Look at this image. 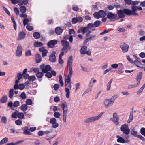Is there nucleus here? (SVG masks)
I'll use <instances>...</instances> for the list:
<instances>
[{
	"label": "nucleus",
	"mask_w": 145,
	"mask_h": 145,
	"mask_svg": "<svg viewBox=\"0 0 145 145\" xmlns=\"http://www.w3.org/2000/svg\"><path fill=\"white\" fill-rule=\"evenodd\" d=\"M72 56H70L68 59L67 67L69 69V73L68 75L65 76V82H71V78L73 74V70L72 65Z\"/></svg>",
	"instance_id": "nucleus-1"
},
{
	"label": "nucleus",
	"mask_w": 145,
	"mask_h": 145,
	"mask_svg": "<svg viewBox=\"0 0 145 145\" xmlns=\"http://www.w3.org/2000/svg\"><path fill=\"white\" fill-rule=\"evenodd\" d=\"M118 97V95L115 94L111 98L105 99L103 102L105 108H108L112 106L116 99Z\"/></svg>",
	"instance_id": "nucleus-2"
},
{
	"label": "nucleus",
	"mask_w": 145,
	"mask_h": 145,
	"mask_svg": "<svg viewBox=\"0 0 145 145\" xmlns=\"http://www.w3.org/2000/svg\"><path fill=\"white\" fill-rule=\"evenodd\" d=\"M61 42L62 45L63 46L61 49V52L66 53L68 50L71 49V47L70 46V44L68 42L62 40L61 41Z\"/></svg>",
	"instance_id": "nucleus-3"
},
{
	"label": "nucleus",
	"mask_w": 145,
	"mask_h": 145,
	"mask_svg": "<svg viewBox=\"0 0 145 145\" xmlns=\"http://www.w3.org/2000/svg\"><path fill=\"white\" fill-rule=\"evenodd\" d=\"M62 102L61 107L63 110V118H66L68 110L67 104L66 102L64 100Z\"/></svg>",
	"instance_id": "nucleus-4"
},
{
	"label": "nucleus",
	"mask_w": 145,
	"mask_h": 145,
	"mask_svg": "<svg viewBox=\"0 0 145 145\" xmlns=\"http://www.w3.org/2000/svg\"><path fill=\"white\" fill-rule=\"evenodd\" d=\"M106 15L105 12L102 10H99L98 12H95L93 14L94 16L97 19L101 17H105Z\"/></svg>",
	"instance_id": "nucleus-5"
},
{
	"label": "nucleus",
	"mask_w": 145,
	"mask_h": 145,
	"mask_svg": "<svg viewBox=\"0 0 145 145\" xmlns=\"http://www.w3.org/2000/svg\"><path fill=\"white\" fill-rule=\"evenodd\" d=\"M65 91L66 93V97L68 98L70 96L69 90L71 89V84L70 82H65Z\"/></svg>",
	"instance_id": "nucleus-6"
},
{
	"label": "nucleus",
	"mask_w": 145,
	"mask_h": 145,
	"mask_svg": "<svg viewBox=\"0 0 145 145\" xmlns=\"http://www.w3.org/2000/svg\"><path fill=\"white\" fill-rule=\"evenodd\" d=\"M120 130L125 135H128L130 132V130L128 125L126 124L122 125L120 127Z\"/></svg>",
	"instance_id": "nucleus-7"
},
{
	"label": "nucleus",
	"mask_w": 145,
	"mask_h": 145,
	"mask_svg": "<svg viewBox=\"0 0 145 145\" xmlns=\"http://www.w3.org/2000/svg\"><path fill=\"white\" fill-rule=\"evenodd\" d=\"M120 47L123 53H125L127 52L128 51L129 46L125 43L123 42L121 44Z\"/></svg>",
	"instance_id": "nucleus-8"
},
{
	"label": "nucleus",
	"mask_w": 145,
	"mask_h": 145,
	"mask_svg": "<svg viewBox=\"0 0 145 145\" xmlns=\"http://www.w3.org/2000/svg\"><path fill=\"white\" fill-rule=\"evenodd\" d=\"M22 46L19 44L17 46L16 51V56L17 57H20L22 55Z\"/></svg>",
	"instance_id": "nucleus-9"
},
{
	"label": "nucleus",
	"mask_w": 145,
	"mask_h": 145,
	"mask_svg": "<svg viewBox=\"0 0 145 145\" xmlns=\"http://www.w3.org/2000/svg\"><path fill=\"white\" fill-rule=\"evenodd\" d=\"M107 18L110 20H113L116 18L117 17V15L111 12L107 13L106 14Z\"/></svg>",
	"instance_id": "nucleus-10"
},
{
	"label": "nucleus",
	"mask_w": 145,
	"mask_h": 145,
	"mask_svg": "<svg viewBox=\"0 0 145 145\" xmlns=\"http://www.w3.org/2000/svg\"><path fill=\"white\" fill-rule=\"evenodd\" d=\"M50 123L52 124V127L54 128H56L59 126L58 123L56 122V118H51Z\"/></svg>",
	"instance_id": "nucleus-11"
},
{
	"label": "nucleus",
	"mask_w": 145,
	"mask_h": 145,
	"mask_svg": "<svg viewBox=\"0 0 145 145\" xmlns=\"http://www.w3.org/2000/svg\"><path fill=\"white\" fill-rule=\"evenodd\" d=\"M57 43V40H51L47 43V46L49 48H52Z\"/></svg>",
	"instance_id": "nucleus-12"
},
{
	"label": "nucleus",
	"mask_w": 145,
	"mask_h": 145,
	"mask_svg": "<svg viewBox=\"0 0 145 145\" xmlns=\"http://www.w3.org/2000/svg\"><path fill=\"white\" fill-rule=\"evenodd\" d=\"M55 52H52L49 57L50 61L52 62H54L56 61V56H55Z\"/></svg>",
	"instance_id": "nucleus-13"
},
{
	"label": "nucleus",
	"mask_w": 145,
	"mask_h": 145,
	"mask_svg": "<svg viewBox=\"0 0 145 145\" xmlns=\"http://www.w3.org/2000/svg\"><path fill=\"white\" fill-rule=\"evenodd\" d=\"M26 35L25 33L23 31H22L19 33L18 35V40H21L24 39Z\"/></svg>",
	"instance_id": "nucleus-14"
},
{
	"label": "nucleus",
	"mask_w": 145,
	"mask_h": 145,
	"mask_svg": "<svg viewBox=\"0 0 145 145\" xmlns=\"http://www.w3.org/2000/svg\"><path fill=\"white\" fill-rule=\"evenodd\" d=\"M142 76V72H140L136 78V83L139 85L140 83V80Z\"/></svg>",
	"instance_id": "nucleus-15"
},
{
	"label": "nucleus",
	"mask_w": 145,
	"mask_h": 145,
	"mask_svg": "<svg viewBox=\"0 0 145 145\" xmlns=\"http://www.w3.org/2000/svg\"><path fill=\"white\" fill-rule=\"evenodd\" d=\"M117 14L118 15V17L120 18H123L125 16L123 10H120L117 11Z\"/></svg>",
	"instance_id": "nucleus-16"
},
{
	"label": "nucleus",
	"mask_w": 145,
	"mask_h": 145,
	"mask_svg": "<svg viewBox=\"0 0 145 145\" xmlns=\"http://www.w3.org/2000/svg\"><path fill=\"white\" fill-rule=\"evenodd\" d=\"M87 50V47L84 46L81 47V49L80 50V52L82 56H84V55L86 54V52Z\"/></svg>",
	"instance_id": "nucleus-17"
},
{
	"label": "nucleus",
	"mask_w": 145,
	"mask_h": 145,
	"mask_svg": "<svg viewBox=\"0 0 145 145\" xmlns=\"http://www.w3.org/2000/svg\"><path fill=\"white\" fill-rule=\"evenodd\" d=\"M63 31V29L60 27H57L55 29V32L57 35L61 34Z\"/></svg>",
	"instance_id": "nucleus-18"
},
{
	"label": "nucleus",
	"mask_w": 145,
	"mask_h": 145,
	"mask_svg": "<svg viewBox=\"0 0 145 145\" xmlns=\"http://www.w3.org/2000/svg\"><path fill=\"white\" fill-rule=\"evenodd\" d=\"M131 9L132 10L131 11L132 13V15H137V14L135 13V12L137 10V7L135 6H134L133 5H132Z\"/></svg>",
	"instance_id": "nucleus-19"
},
{
	"label": "nucleus",
	"mask_w": 145,
	"mask_h": 145,
	"mask_svg": "<svg viewBox=\"0 0 145 145\" xmlns=\"http://www.w3.org/2000/svg\"><path fill=\"white\" fill-rule=\"evenodd\" d=\"M28 3V0H19L18 2V5L21 6L23 5H26Z\"/></svg>",
	"instance_id": "nucleus-20"
},
{
	"label": "nucleus",
	"mask_w": 145,
	"mask_h": 145,
	"mask_svg": "<svg viewBox=\"0 0 145 145\" xmlns=\"http://www.w3.org/2000/svg\"><path fill=\"white\" fill-rule=\"evenodd\" d=\"M117 138V141L118 142L125 143L126 142L125 140L123 138L119 135H117L116 136Z\"/></svg>",
	"instance_id": "nucleus-21"
},
{
	"label": "nucleus",
	"mask_w": 145,
	"mask_h": 145,
	"mask_svg": "<svg viewBox=\"0 0 145 145\" xmlns=\"http://www.w3.org/2000/svg\"><path fill=\"white\" fill-rule=\"evenodd\" d=\"M98 119V118H86L85 120V122L87 123H88L97 120Z\"/></svg>",
	"instance_id": "nucleus-22"
},
{
	"label": "nucleus",
	"mask_w": 145,
	"mask_h": 145,
	"mask_svg": "<svg viewBox=\"0 0 145 145\" xmlns=\"http://www.w3.org/2000/svg\"><path fill=\"white\" fill-rule=\"evenodd\" d=\"M64 54V53L63 52H61L59 56V62L60 64H61L63 63L64 61L62 59V56Z\"/></svg>",
	"instance_id": "nucleus-23"
},
{
	"label": "nucleus",
	"mask_w": 145,
	"mask_h": 145,
	"mask_svg": "<svg viewBox=\"0 0 145 145\" xmlns=\"http://www.w3.org/2000/svg\"><path fill=\"white\" fill-rule=\"evenodd\" d=\"M124 14L127 15H132V13L131 10L127 9H124L123 10Z\"/></svg>",
	"instance_id": "nucleus-24"
},
{
	"label": "nucleus",
	"mask_w": 145,
	"mask_h": 145,
	"mask_svg": "<svg viewBox=\"0 0 145 145\" xmlns=\"http://www.w3.org/2000/svg\"><path fill=\"white\" fill-rule=\"evenodd\" d=\"M28 108V106L26 104H23L20 106V109L23 112H25Z\"/></svg>",
	"instance_id": "nucleus-25"
},
{
	"label": "nucleus",
	"mask_w": 145,
	"mask_h": 145,
	"mask_svg": "<svg viewBox=\"0 0 145 145\" xmlns=\"http://www.w3.org/2000/svg\"><path fill=\"white\" fill-rule=\"evenodd\" d=\"M35 59L37 63H40L41 61V56L38 54H37L35 56Z\"/></svg>",
	"instance_id": "nucleus-26"
},
{
	"label": "nucleus",
	"mask_w": 145,
	"mask_h": 145,
	"mask_svg": "<svg viewBox=\"0 0 145 145\" xmlns=\"http://www.w3.org/2000/svg\"><path fill=\"white\" fill-rule=\"evenodd\" d=\"M133 63H134L136 65L139 67H142V64L137 59L135 60L134 62H133Z\"/></svg>",
	"instance_id": "nucleus-27"
},
{
	"label": "nucleus",
	"mask_w": 145,
	"mask_h": 145,
	"mask_svg": "<svg viewBox=\"0 0 145 145\" xmlns=\"http://www.w3.org/2000/svg\"><path fill=\"white\" fill-rule=\"evenodd\" d=\"M139 86V85L137 83L136 84H128L127 88L128 89L134 88L138 87Z\"/></svg>",
	"instance_id": "nucleus-28"
},
{
	"label": "nucleus",
	"mask_w": 145,
	"mask_h": 145,
	"mask_svg": "<svg viewBox=\"0 0 145 145\" xmlns=\"http://www.w3.org/2000/svg\"><path fill=\"white\" fill-rule=\"evenodd\" d=\"M23 133L24 134L28 135H30L32 134V133L29 131L28 128V127H25Z\"/></svg>",
	"instance_id": "nucleus-29"
},
{
	"label": "nucleus",
	"mask_w": 145,
	"mask_h": 145,
	"mask_svg": "<svg viewBox=\"0 0 145 145\" xmlns=\"http://www.w3.org/2000/svg\"><path fill=\"white\" fill-rule=\"evenodd\" d=\"M96 36L95 35H93L92 36L90 37H89L88 38L84 41V44H86L87 42L89 41L92 40V39L95 38Z\"/></svg>",
	"instance_id": "nucleus-30"
},
{
	"label": "nucleus",
	"mask_w": 145,
	"mask_h": 145,
	"mask_svg": "<svg viewBox=\"0 0 145 145\" xmlns=\"http://www.w3.org/2000/svg\"><path fill=\"white\" fill-rule=\"evenodd\" d=\"M33 45L35 47H39L42 46L43 45V44L40 42H36L34 43Z\"/></svg>",
	"instance_id": "nucleus-31"
},
{
	"label": "nucleus",
	"mask_w": 145,
	"mask_h": 145,
	"mask_svg": "<svg viewBox=\"0 0 145 145\" xmlns=\"http://www.w3.org/2000/svg\"><path fill=\"white\" fill-rule=\"evenodd\" d=\"M20 10L22 13H25L26 11V8L24 6H22L20 7Z\"/></svg>",
	"instance_id": "nucleus-32"
},
{
	"label": "nucleus",
	"mask_w": 145,
	"mask_h": 145,
	"mask_svg": "<svg viewBox=\"0 0 145 145\" xmlns=\"http://www.w3.org/2000/svg\"><path fill=\"white\" fill-rule=\"evenodd\" d=\"M31 72H33L36 74L39 71V69L37 68L32 67L30 69Z\"/></svg>",
	"instance_id": "nucleus-33"
},
{
	"label": "nucleus",
	"mask_w": 145,
	"mask_h": 145,
	"mask_svg": "<svg viewBox=\"0 0 145 145\" xmlns=\"http://www.w3.org/2000/svg\"><path fill=\"white\" fill-rule=\"evenodd\" d=\"M110 121H113L116 125L119 124L118 118H110Z\"/></svg>",
	"instance_id": "nucleus-34"
},
{
	"label": "nucleus",
	"mask_w": 145,
	"mask_h": 145,
	"mask_svg": "<svg viewBox=\"0 0 145 145\" xmlns=\"http://www.w3.org/2000/svg\"><path fill=\"white\" fill-rule=\"evenodd\" d=\"M7 96H4L0 100V102L1 103H5L7 100Z\"/></svg>",
	"instance_id": "nucleus-35"
},
{
	"label": "nucleus",
	"mask_w": 145,
	"mask_h": 145,
	"mask_svg": "<svg viewBox=\"0 0 145 145\" xmlns=\"http://www.w3.org/2000/svg\"><path fill=\"white\" fill-rule=\"evenodd\" d=\"M145 88V86L143 85L140 88L137 92V94L138 95L140 94L142 92Z\"/></svg>",
	"instance_id": "nucleus-36"
},
{
	"label": "nucleus",
	"mask_w": 145,
	"mask_h": 145,
	"mask_svg": "<svg viewBox=\"0 0 145 145\" xmlns=\"http://www.w3.org/2000/svg\"><path fill=\"white\" fill-rule=\"evenodd\" d=\"M14 91L13 89H10L9 92V97L10 98H12L13 97L14 95Z\"/></svg>",
	"instance_id": "nucleus-37"
},
{
	"label": "nucleus",
	"mask_w": 145,
	"mask_h": 145,
	"mask_svg": "<svg viewBox=\"0 0 145 145\" xmlns=\"http://www.w3.org/2000/svg\"><path fill=\"white\" fill-rule=\"evenodd\" d=\"M37 77L38 78H41L42 77L43 74L41 72L39 71L36 74Z\"/></svg>",
	"instance_id": "nucleus-38"
},
{
	"label": "nucleus",
	"mask_w": 145,
	"mask_h": 145,
	"mask_svg": "<svg viewBox=\"0 0 145 145\" xmlns=\"http://www.w3.org/2000/svg\"><path fill=\"white\" fill-rule=\"evenodd\" d=\"M33 37L36 39L39 38L40 37V34L37 32H35L33 34Z\"/></svg>",
	"instance_id": "nucleus-39"
},
{
	"label": "nucleus",
	"mask_w": 145,
	"mask_h": 145,
	"mask_svg": "<svg viewBox=\"0 0 145 145\" xmlns=\"http://www.w3.org/2000/svg\"><path fill=\"white\" fill-rule=\"evenodd\" d=\"M112 82V79H111L108 82L107 85V88L106 89L107 91H109L110 89L111 85Z\"/></svg>",
	"instance_id": "nucleus-40"
},
{
	"label": "nucleus",
	"mask_w": 145,
	"mask_h": 145,
	"mask_svg": "<svg viewBox=\"0 0 145 145\" xmlns=\"http://www.w3.org/2000/svg\"><path fill=\"white\" fill-rule=\"evenodd\" d=\"M92 88L89 86V88H87L86 90L82 94L83 96L84 95L88 93L89 91H91L92 89Z\"/></svg>",
	"instance_id": "nucleus-41"
},
{
	"label": "nucleus",
	"mask_w": 145,
	"mask_h": 145,
	"mask_svg": "<svg viewBox=\"0 0 145 145\" xmlns=\"http://www.w3.org/2000/svg\"><path fill=\"white\" fill-rule=\"evenodd\" d=\"M44 65H42L40 66L41 69H42V72L44 73H46L48 71L47 69H45V67H44Z\"/></svg>",
	"instance_id": "nucleus-42"
},
{
	"label": "nucleus",
	"mask_w": 145,
	"mask_h": 145,
	"mask_svg": "<svg viewBox=\"0 0 145 145\" xmlns=\"http://www.w3.org/2000/svg\"><path fill=\"white\" fill-rule=\"evenodd\" d=\"M89 29L87 27H83L82 29V34H84L85 33L88 31Z\"/></svg>",
	"instance_id": "nucleus-43"
},
{
	"label": "nucleus",
	"mask_w": 145,
	"mask_h": 145,
	"mask_svg": "<svg viewBox=\"0 0 145 145\" xmlns=\"http://www.w3.org/2000/svg\"><path fill=\"white\" fill-rule=\"evenodd\" d=\"M20 97L22 98V99L24 100L26 98V95L25 93L24 92H22L20 95Z\"/></svg>",
	"instance_id": "nucleus-44"
},
{
	"label": "nucleus",
	"mask_w": 145,
	"mask_h": 145,
	"mask_svg": "<svg viewBox=\"0 0 145 145\" xmlns=\"http://www.w3.org/2000/svg\"><path fill=\"white\" fill-rule=\"evenodd\" d=\"M20 102L18 101H15L13 103V106L14 107H17L20 105Z\"/></svg>",
	"instance_id": "nucleus-45"
},
{
	"label": "nucleus",
	"mask_w": 145,
	"mask_h": 145,
	"mask_svg": "<svg viewBox=\"0 0 145 145\" xmlns=\"http://www.w3.org/2000/svg\"><path fill=\"white\" fill-rule=\"evenodd\" d=\"M101 24V22L98 20L95 21L93 24V25L94 27H97L99 26Z\"/></svg>",
	"instance_id": "nucleus-46"
},
{
	"label": "nucleus",
	"mask_w": 145,
	"mask_h": 145,
	"mask_svg": "<svg viewBox=\"0 0 145 145\" xmlns=\"http://www.w3.org/2000/svg\"><path fill=\"white\" fill-rule=\"evenodd\" d=\"M32 100L30 99H27L26 101V104L27 105H31L32 104Z\"/></svg>",
	"instance_id": "nucleus-47"
},
{
	"label": "nucleus",
	"mask_w": 145,
	"mask_h": 145,
	"mask_svg": "<svg viewBox=\"0 0 145 145\" xmlns=\"http://www.w3.org/2000/svg\"><path fill=\"white\" fill-rule=\"evenodd\" d=\"M59 82L61 86L63 87V81L62 77L61 75H60L59 76Z\"/></svg>",
	"instance_id": "nucleus-48"
},
{
	"label": "nucleus",
	"mask_w": 145,
	"mask_h": 145,
	"mask_svg": "<svg viewBox=\"0 0 145 145\" xmlns=\"http://www.w3.org/2000/svg\"><path fill=\"white\" fill-rule=\"evenodd\" d=\"M29 22V20L27 18H24L23 20L24 25L25 26Z\"/></svg>",
	"instance_id": "nucleus-49"
},
{
	"label": "nucleus",
	"mask_w": 145,
	"mask_h": 145,
	"mask_svg": "<svg viewBox=\"0 0 145 145\" xmlns=\"http://www.w3.org/2000/svg\"><path fill=\"white\" fill-rule=\"evenodd\" d=\"M36 78L35 76L33 75L31 76H29V78L28 79L29 80V81H35Z\"/></svg>",
	"instance_id": "nucleus-50"
},
{
	"label": "nucleus",
	"mask_w": 145,
	"mask_h": 145,
	"mask_svg": "<svg viewBox=\"0 0 145 145\" xmlns=\"http://www.w3.org/2000/svg\"><path fill=\"white\" fill-rule=\"evenodd\" d=\"M8 138L7 137H5L3 138L1 141L3 144L6 143L8 141Z\"/></svg>",
	"instance_id": "nucleus-51"
},
{
	"label": "nucleus",
	"mask_w": 145,
	"mask_h": 145,
	"mask_svg": "<svg viewBox=\"0 0 145 145\" xmlns=\"http://www.w3.org/2000/svg\"><path fill=\"white\" fill-rule=\"evenodd\" d=\"M54 116L56 118H59L61 114L58 112H56L54 114Z\"/></svg>",
	"instance_id": "nucleus-52"
},
{
	"label": "nucleus",
	"mask_w": 145,
	"mask_h": 145,
	"mask_svg": "<svg viewBox=\"0 0 145 145\" xmlns=\"http://www.w3.org/2000/svg\"><path fill=\"white\" fill-rule=\"evenodd\" d=\"M18 114V111H16L14 113H12V118H16L17 117V114Z\"/></svg>",
	"instance_id": "nucleus-53"
},
{
	"label": "nucleus",
	"mask_w": 145,
	"mask_h": 145,
	"mask_svg": "<svg viewBox=\"0 0 145 145\" xmlns=\"http://www.w3.org/2000/svg\"><path fill=\"white\" fill-rule=\"evenodd\" d=\"M24 88L25 86L23 84H19L18 86V89L20 90H22L24 89Z\"/></svg>",
	"instance_id": "nucleus-54"
},
{
	"label": "nucleus",
	"mask_w": 145,
	"mask_h": 145,
	"mask_svg": "<svg viewBox=\"0 0 145 145\" xmlns=\"http://www.w3.org/2000/svg\"><path fill=\"white\" fill-rule=\"evenodd\" d=\"M24 114L23 113H19L18 111L17 117L18 118H24Z\"/></svg>",
	"instance_id": "nucleus-55"
},
{
	"label": "nucleus",
	"mask_w": 145,
	"mask_h": 145,
	"mask_svg": "<svg viewBox=\"0 0 145 145\" xmlns=\"http://www.w3.org/2000/svg\"><path fill=\"white\" fill-rule=\"evenodd\" d=\"M15 123L18 125H20L22 123V121L20 119H18L15 121Z\"/></svg>",
	"instance_id": "nucleus-56"
},
{
	"label": "nucleus",
	"mask_w": 145,
	"mask_h": 145,
	"mask_svg": "<svg viewBox=\"0 0 145 145\" xmlns=\"http://www.w3.org/2000/svg\"><path fill=\"white\" fill-rule=\"evenodd\" d=\"M78 6L77 5H74L72 6V9L75 11H77L78 10Z\"/></svg>",
	"instance_id": "nucleus-57"
},
{
	"label": "nucleus",
	"mask_w": 145,
	"mask_h": 145,
	"mask_svg": "<svg viewBox=\"0 0 145 145\" xmlns=\"http://www.w3.org/2000/svg\"><path fill=\"white\" fill-rule=\"evenodd\" d=\"M93 25V24L91 23H89L87 25V27L89 29H91L92 27H94V26Z\"/></svg>",
	"instance_id": "nucleus-58"
},
{
	"label": "nucleus",
	"mask_w": 145,
	"mask_h": 145,
	"mask_svg": "<svg viewBox=\"0 0 145 145\" xmlns=\"http://www.w3.org/2000/svg\"><path fill=\"white\" fill-rule=\"evenodd\" d=\"M141 134L145 137V128H142L140 129Z\"/></svg>",
	"instance_id": "nucleus-59"
},
{
	"label": "nucleus",
	"mask_w": 145,
	"mask_h": 145,
	"mask_svg": "<svg viewBox=\"0 0 145 145\" xmlns=\"http://www.w3.org/2000/svg\"><path fill=\"white\" fill-rule=\"evenodd\" d=\"M3 9L9 15H10V14L8 10L4 7H3Z\"/></svg>",
	"instance_id": "nucleus-60"
},
{
	"label": "nucleus",
	"mask_w": 145,
	"mask_h": 145,
	"mask_svg": "<svg viewBox=\"0 0 145 145\" xmlns=\"http://www.w3.org/2000/svg\"><path fill=\"white\" fill-rule=\"evenodd\" d=\"M60 100L59 97L58 96L55 97L54 99V101L56 103H57Z\"/></svg>",
	"instance_id": "nucleus-61"
},
{
	"label": "nucleus",
	"mask_w": 145,
	"mask_h": 145,
	"mask_svg": "<svg viewBox=\"0 0 145 145\" xmlns=\"http://www.w3.org/2000/svg\"><path fill=\"white\" fill-rule=\"evenodd\" d=\"M77 18H73L72 20V23L73 24H75L76 23L78 22V21H77Z\"/></svg>",
	"instance_id": "nucleus-62"
},
{
	"label": "nucleus",
	"mask_w": 145,
	"mask_h": 145,
	"mask_svg": "<svg viewBox=\"0 0 145 145\" xmlns=\"http://www.w3.org/2000/svg\"><path fill=\"white\" fill-rule=\"evenodd\" d=\"M42 52V56L43 57H44L45 56H47V53L48 52L47 50L46 49L45 50H44Z\"/></svg>",
	"instance_id": "nucleus-63"
},
{
	"label": "nucleus",
	"mask_w": 145,
	"mask_h": 145,
	"mask_svg": "<svg viewBox=\"0 0 145 145\" xmlns=\"http://www.w3.org/2000/svg\"><path fill=\"white\" fill-rule=\"evenodd\" d=\"M59 86L58 84H56L54 85V88L55 90H57L59 88Z\"/></svg>",
	"instance_id": "nucleus-64"
}]
</instances>
